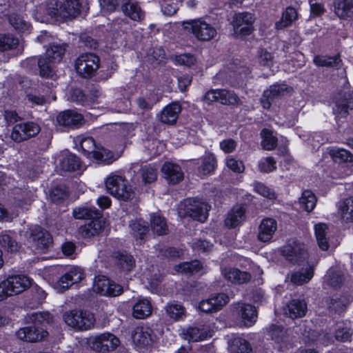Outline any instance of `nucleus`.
<instances>
[{"instance_id": "f257e3e1", "label": "nucleus", "mask_w": 353, "mask_h": 353, "mask_svg": "<svg viewBox=\"0 0 353 353\" xmlns=\"http://www.w3.org/2000/svg\"><path fill=\"white\" fill-rule=\"evenodd\" d=\"M32 325L20 328L16 333L17 337L26 342H38L46 339L51 332L54 336L61 333L59 321L54 319L48 310L32 313L30 316Z\"/></svg>"}, {"instance_id": "f03ea898", "label": "nucleus", "mask_w": 353, "mask_h": 353, "mask_svg": "<svg viewBox=\"0 0 353 353\" xmlns=\"http://www.w3.org/2000/svg\"><path fill=\"white\" fill-rule=\"evenodd\" d=\"M201 320L189 326L183 332L189 341L199 342L212 338L214 333L215 321L213 314L219 310H198Z\"/></svg>"}, {"instance_id": "7ed1b4c3", "label": "nucleus", "mask_w": 353, "mask_h": 353, "mask_svg": "<svg viewBox=\"0 0 353 353\" xmlns=\"http://www.w3.org/2000/svg\"><path fill=\"white\" fill-rule=\"evenodd\" d=\"M79 0H47L44 10L47 14L57 21L72 19L80 12Z\"/></svg>"}, {"instance_id": "20e7f679", "label": "nucleus", "mask_w": 353, "mask_h": 353, "mask_svg": "<svg viewBox=\"0 0 353 353\" xmlns=\"http://www.w3.org/2000/svg\"><path fill=\"white\" fill-rule=\"evenodd\" d=\"M107 191L117 199L125 201L132 200L135 193L127 180L121 176L114 174H110L105 179Z\"/></svg>"}, {"instance_id": "39448f33", "label": "nucleus", "mask_w": 353, "mask_h": 353, "mask_svg": "<svg viewBox=\"0 0 353 353\" xmlns=\"http://www.w3.org/2000/svg\"><path fill=\"white\" fill-rule=\"evenodd\" d=\"M31 285L30 279L24 275H14L8 276L0 282V301L8 296L19 294Z\"/></svg>"}, {"instance_id": "423d86ee", "label": "nucleus", "mask_w": 353, "mask_h": 353, "mask_svg": "<svg viewBox=\"0 0 353 353\" xmlns=\"http://www.w3.org/2000/svg\"><path fill=\"white\" fill-rule=\"evenodd\" d=\"M64 322L77 330H88L94 326L95 319L91 310H68L63 314Z\"/></svg>"}, {"instance_id": "0eeeda50", "label": "nucleus", "mask_w": 353, "mask_h": 353, "mask_svg": "<svg viewBox=\"0 0 353 353\" xmlns=\"http://www.w3.org/2000/svg\"><path fill=\"white\" fill-rule=\"evenodd\" d=\"M211 206L203 199H187L181 203L179 212L199 221H205L208 216Z\"/></svg>"}, {"instance_id": "6e6552de", "label": "nucleus", "mask_w": 353, "mask_h": 353, "mask_svg": "<svg viewBox=\"0 0 353 353\" xmlns=\"http://www.w3.org/2000/svg\"><path fill=\"white\" fill-rule=\"evenodd\" d=\"M264 340L270 344L276 345L279 349L285 346L289 341L288 329L279 322H272L261 331Z\"/></svg>"}, {"instance_id": "1a4fd4ad", "label": "nucleus", "mask_w": 353, "mask_h": 353, "mask_svg": "<svg viewBox=\"0 0 353 353\" xmlns=\"http://www.w3.org/2000/svg\"><path fill=\"white\" fill-rule=\"evenodd\" d=\"M183 26L185 30L192 32L199 41H210L217 34L216 28L212 24L201 19L185 21Z\"/></svg>"}, {"instance_id": "9d476101", "label": "nucleus", "mask_w": 353, "mask_h": 353, "mask_svg": "<svg viewBox=\"0 0 353 353\" xmlns=\"http://www.w3.org/2000/svg\"><path fill=\"white\" fill-rule=\"evenodd\" d=\"M99 66L100 59L93 53L82 54L75 62L77 72L83 78H91L94 76Z\"/></svg>"}, {"instance_id": "9b49d317", "label": "nucleus", "mask_w": 353, "mask_h": 353, "mask_svg": "<svg viewBox=\"0 0 353 353\" xmlns=\"http://www.w3.org/2000/svg\"><path fill=\"white\" fill-rule=\"evenodd\" d=\"M131 338L136 347L141 351L152 347L157 339L154 330L147 325L137 326L132 332Z\"/></svg>"}, {"instance_id": "f8f14e48", "label": "nucleus", "mask_w": 353, "mask_h": 353, "mask_svg": "<svg viewBox=\"0 0 353 353\" xmlns=\"http://www.w3.org/2000/svg\"><path fill=\"white\" fill-rule=\"evenodd\" d=\"M254 15L248 12H237L234 14L231 21L234 34L249 35L254 30Z\"/></svg>"}, {"instance_id": "ddd939ff", "label": "nucleus", "mask_w": 353, "mask_h": 353, "mask_svg": "<svg viewBox=\"0 0 353 353\" xmlns=\"http://www.w3.org/2000/svg\"><path fill=\"white\" fill-rule=\"evenodd\" d=\"M353 109V92L339 93L334 98L332 105L333 114L336 119L345 118L349 111Z\"/></svg>"}, {"instance_id": "4468645a", "label": "nucleus", "mask_w": 353, "mask_h": 353, "mask_svg": "<svg viewBox=\"0 0 353 353\" xmlns=\"http://www.w3.org/2000/svg\"><path fill=\"white\" fill-rule=\"evenodd\" d=\"M40 130V126L33 121L21 123L13 127L10 137L15 142H21L36 136Z\"/></svg>"}, {"instance_id": "2eb2a0df", "label": "nucleus", "mask_w": 353, "mask_h": 353, "mask_svg": "<svg viewBox=\"0 0 353 353\" xmlns=\"http://www.w3.org/2000/svg\"><path fill=\"white\" fill-rule=\"evenodd\" d=\"M120 345L119 339L110 332H104L95 336L92 343V348L99 352H109Z\"/></svg>"}, {"instance_id": "dca6fc26", "label": "nucleus", "mask_w": 353, "mask_h": 353, "mask_svg": "<svg viewBox=\"0 0 353 353\" xmlns=\"http://www.w3.org/2000/svg\"><path fill=\"white\" fill-rule=\"evenodd\" d=\"M83 272L79 267L71 268L65 274L61 276L57 281L50 282L54 288L59 292H63L73 284L79 282L83 278Z\"/></svg>"}, {"instance_id": "f3484780", "label": "nucleus", "mask_w": 353, "mask_h": 353, "mask_svg": "<svg viewBox=\"0 0 353 353\" xmlns=\"http://www.w3.org/2000/svg\"><path fill=\"white\" fill-rule=\"evenodd\" d=\"M93 290L103 296H116L123 292V288L105 276L95 277Z\"/></svg>"}, {"instance_id": "a211bd4d", "label": "nucleus", "mask_w": 353, "mask_h": 353, "mask_svg": "<svg viewBox=\"0 0 353 353\" xmlns=\"http://www.w3.org/2000/svg\"><path fill=\"white\" fill-rule=\"evenodd\" d=\"M292 89L285 84H274L266 89L261 98V103L263 108L270 109L276 99L290 92Z\"/></svg>"}, {"instance_id": "6ab92c4d", "label": "nucleus", "mask_w": 353, "mask_h": 353, "mask_svg": "<svg viewBox=\"0 0 353 353\" xmlns=\"http://www.w3.org/2000/svg\"><path fill=\"white\" fill-rule=\"evenodd\" d=\"M282 253L286 260L294 264H300L307 257L304 245L296 241L285 245Z\"/></svg>"}, {"instance_id": "aec40b11", "label": "nucleus", "mask_w": 353, "mask_h": 353, "mask_svg": "<svg viewBox=\"0 0 353 353\" xmlns=\"http://www.w3.org/2000/svg\"><path fill=\"white\" fill-rule=\"evenodd\" d=\"M29 241L34 244L36 250L44 252L52 243V237L48 232L37 227L30 230Z\"/></svg>"}, {"instance_id": "412c9836", "label": "nucleus", "mask_w": 353, "mask_h": 353, "mask_svg": "<svg viewBox=\"0 0 353 353\" xmlns=\"http://www.w3.org/2000/svg\"><path fill=\"white\" fill-rule=\"evenodd\" d=\"M121 9L125 16L133 21H139L145 17L138 0H121Z\"/></svg>"}, {"instance_id": "4be33fe9", "label": "nucleus", "mask_w": 353, "mask_h": 353, "mask_svg": "<svg viewBox=\"0 0 353 353\" xmlns=\"http://www.w3.org/2000/svg\"><path fill=\"white\" fill-rule=\"evenodd\" d=\"M57 121L60 125L69 128H78L84 123L83 116L74 110H68L59 113Z\"/></svg>"}, {"instance_id": "5701e85b", "label": "nucleus", "mask_w": 353, "mask_h": 353, "mask_svg": "<svg viewBox=\"0 0 353 353\" xmlns=\"http://www.w3.org/2000/svg\"><path fill=\"white\" fill-rule=\"evenodd\" d=\"M277 230L276 221L272 218L263 219L259 226L257 238L261 242H268Z\"/></svg>"}, {"instance_id": "b1692460", "label": "nucleus", "mask_w": 353, "mask_h": 353, "mask_svg": "<svg viewBox=\"0 0 353 353\" xmlns=\"http://www.w3.org/2000/svg\"><path fill=\"white\" fill-rule=\"evenodd\" d=\"M181 109V105L178 102L171 103L161 110L159 120L165 124H174Z\"/></svg>"}, {"instance_id": "393cba45", "label": "nucleus", "mask_w": 353, "mask_h": 353, "mask_svg": "<svg viewBox=\"0 0 353 353\" xmlns=\"http://www.w3.org/2000/svg\"><path fill=\"white\" fill-rule=\"evenodd\" d=\"M161 172L165 178L173 184L180 182L183 179V173L180 166L171 162H165L161 168Z\"/></svg>"}, {"instance_id": "a878e982", "label": "nucleus", "mask_w": 353, "mask_h": 353, "mask_svg": "<svg viewBox=\"0 0 353 353\" xmlns=\"http://www.w3.org/2000/svg\"><path fill=\"white\" fill-rule=\"evenodd\" d=\"M103 227L101 219L97 218L90 220L88 223L79 228V234L83 238H91L98 235Z\"/></svg>"}, {"instance_id": "bb28decb", "label": "nucleus", "mask_w": 353, "mask_h": 353, "mask_svg": "<svg viewBox=\"0 0 353 353\" xmlns=\"http://www.w3.org/2000/svg\"><path fill=\"white\" fill-rule=\"evenodd\" d=\"M222 274L225 279L237 284L247 283L251 279L250 273L241 271L236 268H225L222 270Z\"/></svg>"}, {"instance_id": "cd10ccee", "label": "nucleus", "mask_w": 353, "mask_h": 353, "mask_svg": "<svg viewBox=\"0 0 353 353\" xmlns=\"http://www.w3.org/2000/svg\"><path fill=\"white\" fill-rule=\"evenodd\" d=\"M228 301L229 297L225 294H216L200 301L199 309H218L224 307Z\"/></svg>"}, {"instance_id": "c85d7f7f", "label": "nucleus", "mask_w": 353, "mask_h": 353, "mask_svg": "<svg viewBox=\"0 0 353 353\" xmlns=\"http://www.w3.org/2000/svg\"><path fill=\"white\" fill-rule=\"evenodd\" d=\"M334 12L341 19H347L353 15V0H334Z\"/></svg>"}, {"instance_id": "c756f323", "label": "nucleus", "mask_w": 353, "mask_h": 353, "mask_svg": "<svg viewBox=\"0 0 353 353\" xmlns=\"http://www.w3.org/2000/svg\"><path fill=\"white\" fill-rule=\"evenodd\" d=\"M245 210L243 206H234L228 214L225 220V225L229 228H234L243 222L245 218Z\"/></svg>"}, {"instance_id": "7c9ffc66", "label": "nucleus", "mask_w": 353, "mask_h": 353, "mask_svg": "<svg viewBox=\"0 0 353 353\" xmlns=\"http://www.w3.org/2000/svg\"><path fill=\"white\" fill-rule=\"evenodd\" d=\"M27 62L30 64L37 62L39 75L42 77L48 78L53 75L52 63L54 62L47 57H41L37 61L34 58H30L27 60Z\"/></svg>"}, {"instance_id": "2f4dec72", "label": "nucleus", "mask_w": 353, "mask_h": 353, "mask_svg": "<svg viewBox=\"0 0 353 353\" xmlns=\"http://www.w3.org/2000/svg\"><path fill=\"white\" fill-rule=\"evenodd\" d=\"M314 275V268L310 265H307L305 268L294 272L291 275V281L294 285H301L308 283Z\"/></svg>"}, {"instance_id": "473e14b6", "label": "nucleus", "mask_w": 353, "mask_h": 353, "mask_svg": "<svg viewBox=\"0 0 353 353\" xmlns=\"http://www.w3.org/2000/svg\"><path fill=\"white\" fill-rule=\"evenodd\" d=\"M339 214L343 221H353V196L346 198L339 203Z\"/></svg>"}, {"instance_id": "72a5a7b5", "label": "nucleus", "mask_w": 353, "mask_h": 353, "mask_svg": "<svg viewBox=\"0 0 353 353\" xmlns=\"http://www.w3.org/2000/svg\"><path fill=\"white\" fill-rule=\"evenodd\" d=\"M297 19L298 12L296 10L289 6L283 12L281 19L275 23V27L278 30L285 28L291 26Z\"/></svg>"}, {"instance_id": "f704fd0d", "label": "nucleus", "mask_w": 353, "mask_h": 353, "mask_svg": "<svg viewBox=\"0 0 353 353\" xmlns=\"http://www.w3.org/2000/svg\"><path fill=\"white\" fill-rule=\"evenodd\" d=\"M217 102L225 105H239L241 103L234 92L226 89H219Z\"/></svg>"}, {"instance_id": "c9c22d12", "label": "nucleus", "mask_w": 353, "mask_h": 353, "mask_svg": "<svg viewBox=\"0 0 353 353\" xmlns=\"http://www.w3.org/2000/svg\"><path fill=\"white\" fill-rule=\"evenodd\" d=\"M231 353H252V346L248 341L242 337H235L229 344Z\"/></svg>"}, {"instance_id": "e433bc0d", "label": "nucleus", "mask_w": 353, "mask_h": 353, "mask_svg": "<svg viewBox=\"0 0 353 353\" xmlns=\"http://www.w3.org/2000/svg\"><path fill=\"white\" fill-rule=\"evenodd\" d=\"M79 159L74 154L66 153L60 160V166L63 171L72 172L80 168Z\"/></svg>"}, {"instance_id": "4c0bfd02", "label": "nucleus", "mask_w": 353, "mask_h": 353, "mask_svg": "<svg viewBox=\"0 0 353 353\" xmlns=\"http://www.w3.org/2000/svg\"><path fill=\"white\" fill-rule=\"evenodd\" d=\"M67 45L65 43H53L46 50L45 56L53 61L54 63L59 62L65 54Z\"/></svg>"}, {"instance_id": "58836bf2", "label": "nucleus", "mask_w": 353, "mask_h": 353, "mask_svg": "<svg viewBox=\"0 0 353 353\" xmlns=\"http://www.w3.org/2000/svg\"><path fill=\"white\" fill-rule=\"evenodd\" d=\"M151 228L154 233L159 236L166 234L168 231L165 219L159 214H152L150 216Z\"/></svg>"}, {"instance_id": "ea45409f", "label": "nucleus", "mask_w": 353, "mask_h": 353, "mask_svg": "<svg viewBox=\"0 0 353 353\" xmlns=\"http://www.w3.org/2000/svg\"><path fill=\"white\" fill-rule=\"evenodd\" d=\"M0 246L9 252H16L20 248L19 243L8 231L0 233Z\"/></svg>"}, {"instance_id": "a19ab883", "label": "nucleus", "mask_w": 353, "mask_h": 353, "mask_svg": "<svg viewBox=\"0 0 353 353\" xmlns=\"http://www.w3.org/2000/svg\"><path fill=\"white\" fill-rule=\"evenodd\" d=\"M8 21L13 28L19 32L29 31L30 28V23L21 14L13 13L9 16Z\"/></svg>"}, {"instance_id": "79ce46f5", "label": "nucleus", "mask_w": 353, "mask_h": 353, "mask_svg": "<svg viewBox=\"0 0 353 353\" xmlns=\"http://www.w3.org/2000/svg\"><path fill=\"white\" fill-rule=\"evenodd\" d=\"M129 227L132 234L136 238L143 239L148 232V226L145 221L142 219H137L130 223Z\"/></svg>"}, {"instance_id": "37998d69", "label": "nucleus", "mask_w": 353, "mask_h": 353, "mask_svg": "<svg viewBox=\"0 0 353 353\" xmlns=\"http://www.w3.org/2000/svg\"><path fill=\"white\" fill-rule=\"evenodd\" d=\"M203 268L200 261L195 260L192 262H184L174 266V270L180 273L193 274L199 272Z\"/></svg>"}, {"instance_id": "c03bdc74", "label": "nucleus", "mask_w": 353, "mask_h": 353, "mask_svg": "<svg viewBox=\"0 0 353 353\" xmlns=\"http://www.w3.org/2000/svg\"><path fill=\"white\" fill-rule=\"evenodd\" d=\"M327 230V225L325 223H319L314 226L315 235L318 245L323 250H327L329 248L326 238Z\"/></svg>"}, {"instance_id": "a18cd8bd", "label": "nucleus", "mask_w": 353, "mask_h": 353, "mask_svg": "<svg viewBox=\"0 0 353 353\" xmlns=\"http://www.w3.org/2000/svg\"><path fill=\"white\" fill-rule=\"evenodd\" d=\"M115 257L117 260V265L123 271L130 272L135 266L134 257L126 252L118 253Z\"/></svg>"}, {"instance_id": "49530a36", "label": "nucleus", "mask_w": 353, "mask_h": 353, "mask_svg": "<svg viewBox=\"0 0 353 353\" xmlns=\"http://www.w3.org/2000/svg\"><path fill=\"white\" fill-rule=\"evenodd\" d=\"M314 63L317 66L334 67L339 68L341 65V60L339 56L325 57L318 55L314 57Z\"/></svg>"}, {"instance_id": "de8ad7c7", "label": "nucleus", "mask_w": 353, "mask_h": 353, "mask_svg": "<svg viewBox=\"0 0 353 353\" xmlns=\"http://www.w3.org/2000/svg\"><path fill=\"white\" fill-rule=\"evenodd\" d=\"M73 216L77 219H94L99 217V212L95 208L80 207L73 210Z\"/></svg>"}, {"instance_id": "09e8293b", "label": "nucleus", "mask_w": 353, "mask_h": 353, "mask_svg": "<svg viewBox=\"0 0 353 353\" xmlns=\"http://www.w3.org/2000/svg\"><path fill=\"white\" fill-rule=\"evenodd\" d=\"M92 158L104 164H110L116 160V157L112 152L100 145H99Z\"/></svg>"}, {"instance_id": "8fccbe9b", "label": "nucleus", "mask_w": 353, "mask_h": 353, "mask_svg": "<svg viewBox=\"0 0 353 353\" xmlns=\"http://www.w3.org/2000/svg\"><path fill=\"white\" fill-rule=\"evenodd\" d=\"M316 203V199L312 192L305 190L303 192L300 198V203L305 211L311 212L314 208Z\"/></svg>"}, {"instance_id": "3c124183", "label": "nucleus", "mask_w": 353, "mask_h": 353, "mask_svg": "<svg viewBox=\"0 0 353 353\" xmlns=\"http://www.w3.org/2000/svg\"><path fill=\"white\" fill-rule=\"evenodd\" d=\"M19 46L17 38L10 34H0V51H6L17 48Z\"/></svg>"}, {"instance_id": "603ef678", "label": "nucleus", "mask_w": 353, "mask_h": 353, "mask_svg": "<svg viewBox=\"0 0 353 353\" xmlns=\"http://www.w3.org/2000/svg\"><path fill=\"white\" fill-rule=\"evenodd\" d=\"M344 281L343 274L340 271L330 270L325 276L326 283L334 288H339Z\"/></svg>"}, {"instance_id": "864d4df0", "label": "nucleus", "mask_w": 353, "mask_h": 353, "mask_svg": "<svg viewBox=\"0 0 353 353\" xmlns=\"http://www.w3.org/2000/svg\"><path fill=\"white\" fill-rule=\"evenodd\" d=\"M262 146L265 150H272L277 145V138L273 135L272 131L264 129L261 132Z\"/></svg>"}, {"instance_id": "5fc2aeb1", "label": "nucleus", "mask_w": 353, "mask_h": 353, "mask_svg": "<svg viewBox=\"0 0 353 353\" xmlns=\"http://www.w3.org/2000/svg\"><path fill=\"white\" fill-rule=\"evenodd\" d=\"M216 165V160L214 155L208 154L203 160L199 171L201 174L206 175L212 172Z\"/></svg>"}, {"instance_id": "6e6d98bb", "label": "nucleus", "mask_w": 353, "mask_h": 353, "mask_svg": "<svg viewBox=\"0 0 353 353\" xmlns=\"http://www.w3.org/2000/svg\"><path fill=\"white\" fill-rule=\"evenodd\" d=\"M81 148L83 152L88 156L89 158H92L94 155V153L96 152L99 145H97L95 143V141L92 137H86L81 140Z\"/></svg>"}, {"instance_id": "4d7b16f0", "label": "nucleus", "mask_w": 353, "mask_h": 353, "mask_svg": "<svg viewBox=\"0 0 353 353\" xmlns=\"http://www.w3.org/2000/svg\"><path fill=\"white\" fill-rule=\"evenodd\" d=\"M330 154L336 162L353 163V154L346 150H332Z\"/></svg>"}, {"instance_id": "13d9d810", "label": "nucleus", "mask_w": 353, "mask_h": 353, "mask_svg": "<svg viewBox=\"0 0 353 353\" xmlns=\"http://www.w3.org/2000/svg\"><path fill=\"white\" fill-rule=\"evenodd\" d=\"M246 327L252 326L258 318V310H238Z\"/></svg>"}, {"instance_id": "bf43d9fd", "label": "nucleus", "mask_w": 353, "mask_h": 353, "mask_svg": "<svg viewBox=\"0 0 353 353\" xmlns=\"http://www.w3.org/2000/svg\"><path fill=\"white\" fill-rule=\"evenodd\" d=\"M142 180L145 183H150L157 180V170L151 165H145L141 170Z\"/></svg>"}, {"instance_id": "052dcab7", "label": "nucleus", "mask_w": 353, "mask_h": 353, "mask_svg": "<svg viewBox=\"0 0 353 353\" xmlns=\"http://www.w3.org/2000/svg\"><path fill=\"white\" fill-rule=\"evenodd\" d=\"M181 0H163L161 3V10L164 14L172 16L179 9V2Z\"/></svg>"}, {"instance_id": "680f3d73", "label": "nucleus", "mask_w": 353, "mask_h": 353, "mask_svg": "<svg viewBox=\"0 0 353 353\" xmlns=\"http://www.w3.org/2000/svg\"><path fill=\"white\" fill-rule=\"evenodd\" d=\"M253 185L254 191L263 197L270 199H273L275 198L274 192L264 184L260 182H254Z\"/></svg>"}, {"instance_id": "e2e57ef3", "label": "nucleus", "mask_w": 353, "mask_h": 353, "mask_svg": "<svg viewBox=\"0 0 353 353\" xmlns=\"http://www.w3.org/2000/svg\"><path fill=\"white\" fill-rule=\"evenodd\" d=\"M351 302V299L347 296L331 299L328 304L330 309H342L347 307Z\"/></svg>"}, {"instance_id": "0e129e2a", "label": "nucleus", "mask_w": 353, "mask_h": 353, "mask_svg": "<svg viewBox=\"0 0 353 353\" xmlns=\"http://www.w3.org/2000/svg\"><path fill=\"white\" fill-rule=\"evenodd\" d=\"M259 170L263 172H270L276 170V161L273 157L263 159L259 164Z\"/></svg>"}, {"instance_id": "69168bd1", "label": "nucleus", "mask_w": 353, "mask_h": 353, "mask_svg": "<svg viewBox=\"0 0 353 353\" xmlns=\"http://www.w3.org/2000/svg\"><path fill=\"white\" fill-rule=\"evenodd\" d=\"M226 165L230 170L236 173H242L245 170L243 161L236 160L232 157H228L226 159Z\"/></svg>"}, {"instance_id": "338daca9", "label": "nucleus", "mask_w": 353, "mask_h": 353, "mask_svg": "<svg viewBox=\"0 0 353 353\" xmlns=\"http://www.w3.org/2000/svg\"><path fill=\"white\" fill-rule=\"evenodd\" d=\"M259 62L261 65L270 68L273 65V56L265 49H261L259 54Z\"/></svg>"}, {"instance_id": "774afa93", "label": "nucleus", "mask_w": 353, "mask_h": 353, "mask_svg": "<svg viewBox=\"0 0 353 353\" xmlns=\"http://www.w3.org/2000/svg\"><path fill=\"white\" fill-rule=\"evenodd\" d=\"M165 51L161 47L150 49L148 54L149 60L152 63L161 61L165 58Z\"/></svg>"}]
</instances>
